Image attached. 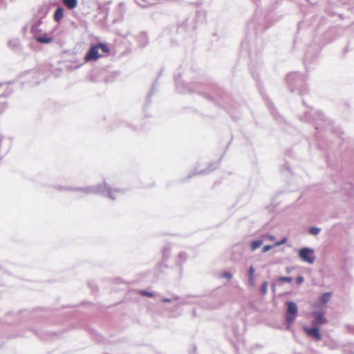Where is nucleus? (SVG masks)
I'll list each match as a JSON object with an SVG mask.
<instances>
[{
	"mask_svg": "<svg viewBox=\"0 0 354 354\" xmlns=\"http://www.w3.org/2000/svg\"><path fill=\"white\" fill-rule=\"evenodd\" d=\"M65 6L69 9H74L77 5V0H62Z\"/></svg>",
	"mask_w": 354,
	"mask_h": 354,
	"instance_id": "nucleus-8",
	"label": "nucleus"
},
{
	"mask_svg": "<svg viewBox=\"0 0 354 354\" xmlns=\"http://www.w3.org/2000/svg\"><path fill=\"white\" fill-rule=\"evenodd\" d=\"M263 244L262 240H255L252 241L250 244V249L252 251H254L259 248L261 247V245Z\"/></svg>",
	"mask_w": 354,
	"mask_h": 354,
	"instance_id": "nucleus-10",
	"label": "nucleus"
},
{
	"mask_svg": "<svg viewBox=\"0 0 354 354\" xmlns=\"http://www.w3.org/2000/svg\"><path fill=\"white\" fill-rule=\"evenodd\" d=\"M162 301L165 303H169L171 301V299L170 298H164L162 299Z\"/></svg>",
	"mask_w": 354,
	"mask_h": 354,
	"instance_id": "nucleus-21",
	"label": "nucleus"
},
{
	"mask_svg": "<svg viewBox=\"0 0 354 354\" xmlns=\"http://www.w3.org/2000/svg\"><path fill=\"white\" fill-rule=\"evenodd\" d=\"M221 277L223 278H225L227 280H230L232 279V275L231 273L228 272H223L221 275Z\"/></svg>",
	"mask_w": 354,
	"mask_h": 354,
	"instance_id": "nucleus-16",
	"label": "nucleus"
},
{
	"mask_svg": "<svg viewBox=\"0 0 354 354\" xmlns=\"http://www.w3.org/2000/svg\"><path fill=\"white\" fill-rule=\"evenodd\" d=\"M274 237L272 236H270V239H273Z\"/></svg>",
	"mask_w": 354,
	"mask_h": 354,
	"instance_id": "nucleus-25",
	"label": "nucleus"
},
{
	"mask_svg": "<svg viewBox=\"0 0 354 354\" xmlns=\"http://www.w3.org/2000/svg\"><path fill=\"white\" fill-rule=\"evenodd\" d=\"M272 248V245H266L263 248L262 252L266 253V252H268Z\"/></svg>",
	"mask_w": 354,
	"mask_h": 354,
	"instance_id": "nucleus-17",
	"label": "nucleus"
},
{
	"mask_svg": "<svg viewBox=\"0 0 354 354\" xmlns=\"http://www.w3.org/2000/svg\"><path fill=\"white\" fill-rule=\"evenodd\" d=\"M304 330L308 336L314 337L316 340L321 339L322 337L319 333V328L317 326H313L312 328L304 327Z\"/></svg>",
	"mask_w": 354,
	"mask_h": 354,
	"instance_id": "nucleus-6",
	"label": "nucleus"
},
{
	"mask_svg": "<svg viewBox=\"0 0 354 354\" xmlns=\"http://www.w3.org/2000/svg\"><path fill=\"white\" fill-rule=\"evenodd\" d=\"M315 251L313 248H302L299 250L298 255L299 258L304 262L308 264H313L315 262V257L314 256Z\"/></svg>",
	"mask_w": 354,
	"mask_h": 354,
	"instance_id": "nucleus-4",
	"label": "nucleus"
},
{
	"mask_svg": "<svg viewBox=\"0 0 354 354\" xmlns=\"http://www.w3.org/2000/svg\"><path fill=\"white\" fill-rule=\"evenodd\" d=\"M272 288L273 291H274V285L272 286Z\"/></svg>",
	"mask_w": 354,
	"mask_h": 354,
	"instance_id": "nucleus-23",
	"label": "nucleus"
},
{
	"mask_svg": "<svg viewBox=\"0 0 354 354\" xmlns=\"http://www.w3.org/2000/svg\"><path fill=\"white\" fill-rule=\"evenodd\" d=\"M1 85H2V84H0V86H1Z\"/></svg>",
	"mask_w": 354,
	"mask_h": 354,
	"instance_id": "nucleus-26",
	"label": "nucleus"
},
{
	"mask_svg": "<svg viewBox=\"0 0 354 354\" xmlns=\"http://www.w3.org/2000/svg\"><path fill=\"white\" fill-rule=\"evenodd\" d=\"M313 315L314 317V319L312 321L313 326H317V328H319V326L326 322V319L325 318L322 313H314Z\"/></svg>",
	"mask_w": 354,
	"mask_h": 354,
	"instance_id": "nucleus-5",
	"label": "nucleus"
},
{
	"mask_svg": "<svg viewBox=\"0 0 354 354\" xmlns=\"http://www.w3.org/2000/svg\"><path fill=\"white\" fill-rule=\"evenodd\" d=\"M304 281V279L303 277L301 276H299L298 277L297 279H296V282L297 284H301V283H303Z\"/></svg>",
	"mask_w": 354,
	"mask_h": 354,
	"instance_id": "nucleus-18",
	"label": "nucleus"
},
{
	"mask_svg": "<svg viewBox=\"0 0 354 354\" xmlns=\"http://www.w3.org/2000/svg\"><path fill=\"white\" fill-rule=\"evenodd\" d=\"M140 293H141V295H145V296H147V297H152L153 296V294L151 292L144 291V290L141 291Z\"/></svg>",
	"mask_w": 354,
	"mask_h": 354,
	"instance_id": "nucleus-20",
	"label": "nucleus"
},
{
	"mask_svg": "<svg viewBox=\"0 0 354 354\" xmlns=\"http://www.w3.org/2000/svg\"><path fill=\"white\" fill-rule=\"evenodd\" d=\"M286 322L288 324L287 329L290 328V324L295 320L297 315V305L294 301H287Z\"/></svg>",
	"mask_w": 354,
	"mask_h": 354,
	"instance_id": "nucleus-3",
	"label": "nucleus"
},
{
	"mask_svg": "<svg viewBox=\"0 0 354 354\" xmlns=\"http://www.w3.org/2000/svg\"><path fill=\"white\" fill-rule=\"evenodd\" d=\"M321 228L312 227L309 229V233L312 235H317L320 233Z\"/></svg>",
	"mask_w": 354,
	"mask_h": 354,
	"instance_id": "nucleus-13",
	"label": "nucleus"
},
{
	"mask_svg": "<svg viewBox=\"0 0 354 354\" xmlns=\"http://www.w3.org/2000/svg\"><path fill=\"white\" fill-rule=\"evenodd\" d=\"M268 283L267 281H264L261 286V292L262 295H266L268 292Z\"/></svg>",
	"mask_w": 354,
	"mask_h": 354,
	"instance_id": "nucleus-14",
	"label": "nucleus"
},
{
	"mask_svg": "<svg viewBox=\"0 0 354 354\" xmlns=\"http://www.w3.org/2000/svg\"><path fill=\"white\" fill-rule=\"evenodd\" d=\"M330 296H331V294L330 292H325V293L322 294L320 297L321 302L323 304H326L329 301Z\"/></svg>",
	"mask_w": 354,
	"mask_h": 354,
	"instance_id": "nucleus-12",
	"label": "nucleus"
},
{
	"mask_svg": "<svg viewBox=\"0 0 354 354\" xmlns=\"http://www.w3.org/2000/svg\"><path fill=\"white\" fill-rule=\"evenodd\" d=\"M10 149V147H8V149L6 150V153L8 152V150Z\"/></svg>",
	"mask_w": 354,
	"mask_h": 354,
	"instance_id": "nucleus-24",
	"label": "nucleus"
},
{
	"mask_svg": "<svg viewBox=\"0 0 354 354\" xmlns=\"http://www.w3.org/2000/svg\"><path fill=\"white\" fill-rule=\"evenodd\" d=\"M286 239L284 238V239H281V241H279L278 242H276L275 243V245L276 246H279V245H281L282 244H284L286 243Z\"/></svg>",
	"mask_w": 354,
	"mask_h": 354,
	"instance_id": "nucleus-19",
	"label": "nucleus"
},
{
	"mask_svg": "<svg viewBox=\"0 0 354 354\" xmlns=\"http://www.w3.org/2000/svg\"><path fill=\"white\" fill-rule=\"evenodd\" d=\"M99 49H101L103 53H109V48L104 44H99L97 45L92 46L88 50L87 54L84 57L85 62H89L91 60H97L100 57L99 53Z\"/></svg>",
	"mask_w": 354,
	"mask_h": 354,
	"instance_id": "nucleus-2",
	"label": "nucleus"
},
{
	"mask_svg": "<svg viewBox=\"0 0 354 354\" xmlns=\"http://www.w3.org/2000/svg\"><path fill=\"white\" fill-rule=\"evenodd\" d=\"M64 16V10L62 8H57L55 10V14H54V19L57 22H59Z\"/></svg>",
	"mask_w": 354,
	"mask_h": 354,
	"instance_id": "nucleus-7",
	"label": "nucleus"
},
{
	"mask_svg": "<svg viewBox=\"0 0 354 354\" xmlns=\"http://www.w3.org/2000/svg\"><path fill=\"white\" fill-rule=\"evenodd\" d=\"M292 279L289 277H280L278 279L279 281H283V282H287V283H290L292 281Z\"/></svg>",
	"mask_w": 354,
	"mask_h": 354,
	"instance_id": "nucleus-15",
	"label": "nucleus"
},
{
	"mask_svg": "<svg viewBox=\"0 0 354 354\" xmlns=\"http://www.w3.org/2000/svg\"><path fill=\"white\" fill-rule=\"evenodd\" d=\"M292 270H293V268H291V267H287V268H286V272H288V273L291 272Z\"/></svg>",
	"mask_w": 354,
	"mask_h": 354,
	"instance_id": "nucleus-22",
	"label": "nucleus"
},
{
	"mask_svg": "<svg viewBox=\"0 0 354 354\" xmlns=\"http://www.w3.org/2000/svg\"><path fill=\"white\" fill-rule=\"evenodd\" d=\"M52 37H46V36H37L36 37V40L41 44H48L52 41Z\"/></svg>",
	"mask_w": 354,
	"mask_h": 354,
	"instance_id": "nucleus-9",
	"label": "nucleus"
},
{
	"mask_svg": "<svg viewBox=\"0 0 354 354\" xmlns=\"http://www.w3.org/2000/svg\"><path fill=\"white\" fill-rule=\"evenodd\" d=\"M255 272V269L254 268V267L252 266H251L250 268H249V284L251 285V286H254V273Z\"/></svg>",
	"mask_w": 354,
	"mask_h": 354,
	"instance_id": "nucleus-11",
	"label": "nucleus"
},
{
	"mask_svg": "<svg viewBox=\"0 0 354 354\" xmlns=\"http://www.w3.org/2000/svg\"><path fill=\"white\" fill-rule=\"evenodd\" d=\"M65 189L73 192H80L84 194H100L103 196L108 195L112 200L116 199L123 194L122 189H113L108 187L106 183H104L103 186L96 185L88 187H66Z\"/></svg>",
	"mask_w": 354,
	"mask_h": 354,
	"instance_id": "nucleus-1",
	"label": "nucleus"
}]
</instances>
